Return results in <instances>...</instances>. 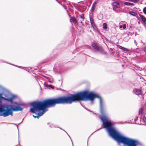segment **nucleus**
<instances>
[{
  "instance_id": "1",
  "label": "nucleus",
  "mask_w": 146,
  "mask_h": 146,
  "mask_svg": "<svg viewBox=\"0 0 146 146\" xmlns=\"http://www.w3.org/2000/svg\"><path fill=\"white\" fill-rule=\"evenodd\" d=\"M92 92L84 91L71 94L70 96L59 97L56 98H49L42 101H35L31 103L32 107L30 111L36 116L33 115L35 118H38L42 115L47 110L46 108L50 107L56 104H71L72 102L80 100L85 101L92 100L94 98Z\"/></svg>"
},
{
  "instance_id": "2",
  "label": "nucleus",
  "mask_w": 146,
  "mask_h": 146,
  "mask_svg": "<svg viewBox=\"0 0 146 146\" xmlns=\"http://www.w3.org/2000/svg\"><path fill=\"white\" fill-rule=\"evenodd\" d=\"M94 98L92 100H90L92 103L95 99L98 98L99 101L100 113L101 116L100 119L102 123L103 128L107 130L110 136L112 137L117 143L120 146H137L142 145L141 143L138 140L133 139L123 136L119 133L114 127L112 121L106 115L104 107L105 103L104 100L97 94L93 93Z\"/></svg>"
},
{
  "instance_id": "3",
  "label": "nucleus",
  "mask_w": 146,
  "mask_h": 146,
  "mask_svg": "<svg viewBox=\"0 0 146 146\" xmlns=\"http://www.w3.org/2000/svg\"><path fill=\"white\" fill-rule=\"evenodd\" d=\"M0 94V116L5 117L13 115V111H21L23 108L20 106L24 105L23 102H13V100L17 97L16 95L8 93L5 97L2 96Z\"/></svg>"
},
{
  "instance_id": "4",
  "label": "nucleus",
  "mask_w": 146,
  "mask_h": 146,
  "mask_svg": "<svg viewBox=\"0 0 146 146\" xmlns=\"http://www.w3.org/2000/svg\"><path fill=\"white\" fill-rule=\"evenodd\" d=\"M91 45L95 52H98L101 54H106V52H104V50L102 46H99L98 44L96 43L93 42L92 43Z\"/></svg>"
},
{
  "instance_id": "5",
  "label": "nucleus",
  "mask_w": 146,
  "mask_h": 146,
  "mask_svg": "<svg viewBox=\"0 0 146 146\" xmlns=\"http://www.w3.org/2000/svg\"><path fill=\"white\" fill-rule=\"evenodd\" d=\"M143 110V108H141L139 110V115L138 117L140 118V121H142L144 123H146V117L145 116H142V111Z\"/></svg>"
},
{
  "instance_id": "6",
  "label": "nucleus",
  "mask_w": 146,
  "mask_h": 146,
  "mask_svg": "<svg viewBox=\"0 0 146 146\" xmlns=\"http://www.w3.org/2000/svg\"><path fill=\"white\" fill-rule=\"evenodd\" d=\"M139 15L141 19V22L143 25H146V19L145 17L142 15L139 14Z\"/></svg>"
},
{
  "instance_id": "7",
  "label": "nucleus",
  "mask_w": 146,
  "mask_h": 146,
  "mask_svg": "<svg viewBox=\"0 0 146 146\" xmlns=\"http://www.w3.org/2000/svg\"><path fill=\"white\" fill-rule=\"evenodd\" d=\"M97 4V2H94L93 4L92 8L90 10V12H91V13H93L94 10H95L96 7V4Z\"/></svg>"
},
{
  "instance_id": "8",
  "label": "nucleus",
  "mask_w": 146,
  "mask_h": 146,
  "mask_svg": "<svg viewBox=\"0 0 146 146\" xmlns=\"http://www.w3.org/2000/svg\"><path fill=\"white\" fill-rule=\"evenodd\" d=\"M133 92L135 94L137 95L141 94V91L140 89H135L133 90Z\"/></svg>"
},
{
  "instance_id": "9",
  "label": "nucleus",
  "mask_w": 146,
  "mask_h": 146,
  "mask_svg": "<svg viewBox=\"0 0 146 146\" xmlns=\"http://www.w3.org/2000/svg\"><path fill=\"white\" fill-rule=\"evenodd\" d=\"M53 127H55V128H56V127H58V128H60V129H62V130H63L66 133V134H67V135H68V136L70 138L71 141L72 142V144L73 145V142H72V140L71 139L70 137V136H69V135L68 134V133H67L66 132L65 130H64L62 129V128L57 126L56 125H54L53 124Z\"/></svg>"
},
{
  "instance_id": "10",
  "label": "nucleus",
  "mask_w": 146,
  "mask_h": 146,
  "mask_svg": "<svg viewBox=\"0 0 146 146\" xmlns=\"http://www.w3.org/2000/svg\"><path fill=\"white\" fill-rule=\"evenodd\" d=\"M128 13L130 15L133 16H136L137 15V13L136 12L133 11H129V12Z\"/></svg>"
},
{
  "instance_id": "11",
  "label": "nucleus",
  "mask_w": 146,
  "mask_h": 146,
  "mask_svg": "<svg viewBox=\"0 0 146 146\" xmlns=\"http://www.w3.org/2000/svg\"><path fill=\"white\" fill-rule=\"evenodd\" d=\"M90 20L92 25L94 24L93 19L91 17H90Z\"/></svg>"
},
{
  "instance_id": "12",
  "label": "nucleus",
  "mask_w": 146,
  "mask_h": 146,
  "mask_svg": "<svg viewBox=\"0 0 146 146\" xmlns=\"http://www.w3.org/2000/svg\"><path fill=\"white\" fill-rule=\"evenodd\" d=\"M71 19L74 23H76L77 21L76 19L74 17H72Z\"/></svg>"
},
{
  "instance_id": "13",
  "label": "nucleus",
  "mask_w": 146,
  "mask_h": 146,
  "mask_svg": "<svg viewBox=\"0 0 146 146\" xmlns=\"http://www.w3.org/2000/svg\"><path fill=\"white\" fill-rule=\"evenodd\" d=\"M112 4L113 6H117L119 5V4L118 3L116 2H113Z\"/></svg>"
},
{
  "instance_id": "14",
  "label": "nucleus",
  "mask_w": 146,
  "mask_h": 146,
  "mask_svg": "<svg viewBox=\"0 0 146 146\" xmlns=\"http://www.w3.org/2000/svg\"><path fill=\"white\" fill-rule=\"evenodd\" d=\"M46 87H48L49 89L52 88V89H54V86H53L51 85H49L46 86Z\"/></svg>"
},
{
  "instance_id": "15",
  "label": "nucleus",
  "mask_w": 146,
  "mask_h": 146,
  "mask_svg": "<svg viewBox=\"0 0 146 146\" xmlns=\"http://www.w3.org/2000/svg\"><path fill=\"white\" fill-rule=\"evenodd\" d=\"M119 8V7L118 6H114L113 7V10L115 12H118V11L117 10V8Z\"/></svg>"
},
{
  "instance_id": "16",
  "label": "nucleus",
  "mask_w": 146,
  "mask_h": 146,
  "mask_svg": "<svg viewBox=\"0 0 146 146\" xmlns=\"http://www.w3.org/2000/svg\"><path fill=\"white\" fill-rule=\"evenodd\" d=\"M107 24L106 23H104L103 24V28L105 29H107Z\"/></svg>"
},
{
  "instance_id": "17",
  "label": "nucleus",
  "mask_w": 146,
  "mask_h": 146,
  "mask_svg": "<svg viewBox=\"0 0 146 146\" xmlns=\"http://www.w3.org/2000/svg\"><path fill=\"white\" fill-rule=\"evenodd\" d=\"M6 123V122H3V123ZM11 123L13 124H14V125H16L17 126V129H18V126L16 124L14 123Z\"/></svg>"
},
{
  "instance_id": "18",
  "label": "nucleus",
  "mask_w": 146,
  "mask_h": 146,
  "mask_svg": "<svg viewBox=\"0 0 146 146\" xmlns=\"http://www.w3.org/2000/svg\"><path fill=\"white\" fill-rule=\"evenodd\" d=\"M130 3H129L127 2H125L124 3V4L125 5H130Z\"/></svg>"
},
{
  "instance_id": "19",
  "label": "nucleus",
  "mask_w": 146,
  "mask_h": 146,
  "mask_svg": "<svg viewBox=\"0 0 146 146\" xmlns=\"http://www.w3.org/2000/svg\"><path fill=\"white\" fill-rule=\"evenodd\" d=\"M122 50H123L124 51H127L129 50L128 49L126 48L123 47V48L122 49Z\"/></svg>"
},
{
  "instance_id": "20",
  "label": "nucleus",
  "mask_w": 146,
  "mask_h": 146,
  "mask_svg": "<svg viewBox=\"0 0 146 146\" xmlns=\"http://www.w3.org/2000/svg\"><path fill=\"white\" fill-rule=\"evenodd\" d=\"M143 12L146 15V7H144L143 9Z\"/></svg>"
},
{
  "instance_id": "21",
  "label": "nucleus",
  "mask_w": 146,
  "mask_h": 146,
  "mask_svg": "<svg viewBox=\"0 0 146 146\" xmlns=\"http://www.w3.org/2000/svg\"><path fill=\"white\" fill-rule=\"evenodd\" d=\"M12 65H13L15 66V65H13V64H12ZM15 66H17V67H19V68H21L22 69H24V68H25V67H23L19 66H17V65H15Z\"/></svg>"
},
{
  "instance_id": "22",
  "label": "nucleus",
  "mask_w": 146,
  "mask_h": 146,
  "mask_svg": "<svg viewBox=\"0 0 146 146\" xmlns=\"http://www.w3.org/2000/svg\"><path fill=\"white\" fill-rule=\"evenodd\" d=\"M140 0H133V2L134 3H137V2L139 1Z\"/></svg>"
},
{
  "instance_id": "23",
  "label": "nucleus",
  "mask_w": 146,
  "mask_h": 146,
  "mask_svg": "<svg viewBox=\"0 0 146 146\" xmlns=\"http://www.w3.org/2000/svg\"><path fill=\"white\" fill-rule=\"evenodd\" d=\"M93 28V29H95V28L96 27V24L94 23V24H93L92 25Z\"/></svg>"
},
{
  "instance_id": "24",
  "label": "nucleus",
  "mask_w": 146,
  "mask_h": 146,
  "mask_svg": "<svg viewBox=\"0 0 146 146\" xmlns=\"http://www.w3.org/2000/svg\"><path fill=\"white\" fill-rule=\"evenodd\" d=\"M143 50L144 51L145 54H146V46L145 47L143 48Z\"/></svg>"
},
{
  "instance_id": "25",
  "label": "nucleus",
  "mask_w": 146,
  "mask_h": 146,
  "mask_svg": "<svg viewBox=\"0 0 146 146\" xmlns=\"http://www.w3.org/2000/svg\"><path fill=\"white\" fill-rule=\"evenodd\" d=\"M118 47L119 48H120V49H121V50H122V49L123 48V47H122V46H120V45H119V46H118Z\"/></svg>"
},
{
  "instance_id": "26",
  "label": "nucleus",
  "mask_w": 146,
  "mask_h": 146,
  "mask_svg": "<svg viewBox=\"0 0 146 146\" xmlns=\"http://www.w3.org/2000/svg\"><path fill=\"white\" fill-rule=\"evenodd\" d=\"M126 25L125 24H124L123 25V29H125L126 28Z\"/></svg>"
},
{
  "instance_id": "27",
  "label": "nucleus",
  "mask_w": 146,
  "mask_h": 146,
  "mask_svg": "<svg viewBox=\"0 0 146 146\" xmlns=\"http://www.w3.org/2000/svg\"><path fill=\"white\" fill-rule=\"evenodd\" d=\"M53 124H52L49 125V127L50 128H52L53 127Z\"/></svg>"
},
{
  "instance_id": "28",
  "label": "nucleus",
  "mask_w": 146,
  "mask_h": 146,
  "mask_svg": "<svg viewBox=\"0 0 146 146\" xmlns=\"http://www.w3.org/2000/svg\"><path fill=\"white\" fill-rule=\"evenodd\" d=\"M134 42L135 44L137 46V42H136V40H134Z\"/></svg>"
},
{
  "instance_id": "29",
  "label": "nucleus",
  "mask_w": 146,
  "mask_h": 146,
  "mask_svg": "<svg viewBox=\"0 0 146 146\" xmlns=\"http://www.w3.org/2000/svg\"><path fill=\"white\" fill-rule=\"evenodd\" d=\"M80 17L82 19H84L85 18V17L84 16H80Z\"/></svg>"
},
{
  "instance_id": "30",
  "label": "nucleus",
  "mask_w": 146,
  "mask_h": 146,
  "mask_svg": "<svg viewBox=\"0 0 146 146\" xmlns=\"http://www.w3.org/2000/svg\"><path fill=\"white\" fill-rule=\"evenodd\" d=\"M134 5V4H133V3H130V5L133 6V5Z\"/></svg>"
},
{
  "instance_id": "31",
  "label": "nucleus",
  "mask_w": 146,
  "mask_h": 146,
  "mask_svg": "<svg viewBox=\"0 0 146 146\" xmlns=\"http://www.w3.org/2000/svg\"><path fill=\"white\" fill-rule=\"evenodd\" d=\"M100 129H101V128H100V129H98L97 130H96V131H94V132H96V131H98V130H100Z\"/></svg>"
},
{
  "instance_id": "32",
  "label": "nucleus",
  "mask_w": 146,
  "mask_h": 146,
  "mask_svg": "<svg viewBox=\"0 0 146 146\" xmlns=\"http://www.w3.org/2000/svg\"><path fill=\"white\" fill-rule=\"evenodd\" d=\"M66 12H67V13L68 14V15L69 16H70V15H69L68 13V11L67 10H66Z\"/></svg>"
},
{
  "instance_id": "33",
  "label": "nucleus",
  "mask_w": 146,
  "mask_h": 146,
  "mask_svg": "<svg viewBox=\"0 0 146 146\" xmlns=\"http://www.w3.org/2000/svg\"><path fill=\"white\" fill-rule=\"evenodd\" d=\"M119 27L120 28H121L122 27H123L122 26V25H120L119 26Z\"/></svg>"
},
{
  "instance_id": "34",
  "label": "nucleus",
  "mask_w": 146,
  "mask_h": 146,
  "mask_svg": "<svg viewBox=\"0 0 146 146\" xmlns=\"http://www.w3.org/2000/svg\"><path fill=\"white\" fill-rule=\"evenodd\" d=\"M86 110H87L88 111H89V110L88 109L86 108H84Z\"/></svg>"
},
{
  "instance_id": "35",
  "label": "nucleus",
  "mask_w": 146,
  "mask_h": 146,
  "mask_svg": "<svg viewBox=\"0 0 146 146\" xmlns=\"http://www.w3.org/2000/svg\"><path fill=\"white\" fill-rule=\"evenodd\" d=\"M133 0H128V1H131V2H133Z\"/></svg>"
},
{
  "instance_id": "36",
  "label": "nucleus",
  "mask_w": 146,
  "mask_h": 146,
  "mask_svg": "<svg viewBox=\"0 0 146 146\" xmlns=\"http://www.w3.org/2000/svg\"><path fill=\"white\" fill-rule=\"evenodd\" d=\"M137 120V119H134V121L135 122Z\"/></svg>"
},
{
  "instance_id": "37",
  "label": "nucleus",
  "mask_w": 146,
  "mask_h": 146,
  "mask_svg": "<svg viewBox=\"0 0 146 146\" xmlns=\"http://www.w3.org/2000/svg\"><path fill=\"white\" fill-rule=\"evenodd\" d=\"M23 120L22 121H23ZM23 121H22L21 123H20L19 124V125L20 124H21L22 122Z\"/></svg>"
},
{
  "instance_id": "38",
  "label": "nucleus",
  "mask_w": 146,
  "mask_h": 146,
  "mask_svg": "<svg viewBox=\"0 0 146 146\" xmlns=\"http://www.w3.org/2000/svg\"><path fill=\"white\" fill-rule=\"evenodd\" d=\"M61 5L63 6V5H62V4H61ZM63 7H64L65 9H66L64 7V6H63Z\"/></svg>"
},
{
  "instance_id": "39",
  "label": "nucleus",
  "mask_w": 146,
  "mask_h": 146,
  "mask_svg": "<svg viewBox=\"0 0 146 146\" xmlns=\"http://www.w3.org/2000/svg\"><path fill=\"white\" fill-rule=\"evenodd\" d=\"M89 111H90V112H92V111H91L90 110H89Z\"/></svg>"
},
{
  "instance_id": "40",
  "label": "nucleus",
  "mask_w": 146,
  "mask_h": 146,
  "mask_svg": "<svg viewBox=\"0 0 146 146\" xmlns=\"http://www.w3.org/2000/svg\"><path fill=\"white\" fill-rule=\"evenodd\" d=\"M82 1H81V2H78V3H82Z\"/></svg>"
},
{
  "instance_id": "41",
  "label": "nucleus",
  "mask_w": 146,
  "mask_h": 146,
  "mask_svg": "<svg viewBox=\"0 0 146 146\" xmlns=\"http://www.w3.org/2000/svg\"><path fill=\"white\" fill-rule=\"evenodd\" d=\"M49 123H47V124H48V125H49Z\"/></svg>"
},
{
  "instance_id": "42",
  "label": "nucleus",
  "mask_w": 146,
  "mask_h": 146,
  "mask_svg": "<svg viewBox=\"0 0 146 146\" xmlns=\"http://www.w3.org/2000/svg\"><path fill=\"white\" fill-rule=\"evenodd\" d=\"M19 143L20 142H19Z\"/></svg>"
},
{
  "instance_id": "43",
  "label": "nucleus",
  "mask_w": 146,
  "mask_h": 146,
  "mask_svg": "<svg viewBox=\"0 0 146 146\" xmlns=\"http://www.w3.org/2000/svg\"><path fill=\"white\" fill-rule=\"evenodd\" d=\"M80 104L81 105H82V104H81V103H80Z\"/></svg>"
},
{
  "instance_id": "44",
  "label": "nucleus",
  "mask_w": 146,
  "mask_h": 146,
  "mask_svg": "<svg viewBox=\"0 0 146 146\" xmlns=\"http://www.w3.org/2000/svg\"><path fill=\"white\" fill-rule=\"evenodd\" d=\"M20 145V146H22L21 145Z\"/></svg>"
},
{
  "instance_id": "45",
  "label": "nucleus",
  "mask_w": 146,
  "mask_h": 146,
  "mask_svg": "<svg viewBox=\"0 0 146 146\" xmlns=\"http://www.w3.org/2000/svg\"><path fill=\"white\" fill-rule=\"evenodd\" d=\"M70 22H71V19H70Z\"/></svg>"
}]
</instances>
